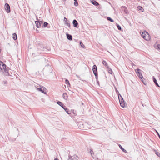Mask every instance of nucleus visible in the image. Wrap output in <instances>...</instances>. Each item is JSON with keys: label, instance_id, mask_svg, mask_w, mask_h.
<instances>
[{"label": "nucleus", "instance_id": "nucleus-1", "mask_svg": "<svg viewBox=\"0 0 160 160\" xmlns=\"http://www.w3.org/2000/svg\"><path fill=\"white\" fill-rule=\"evenodd\" d=\"M8 71V68H6L5 64L0 60V72L3 73L5 76H8L9 75Z\"/></svg>", "mask_w": 160, "mask_h": 160}, {"label": "nucleus", "instance_id": "nucleus-2", "mask_svg": "<svg viewBox=\"0 0 160 160\" xmlns=\"http://www.w3.org/2000/svg\"><path fill=\"white\" fill-rule=\"evenodd\" d=\"M141 35L145 40L147 41L150 40V36L148 32L146 31H144L142 33H141Z\"/></svg>", "mask_w": 160, "mask_h": 160}, {"label": "nucleus", "instance_id": "nucleus-3", "mask_svg": "<svg viewBox=\"0 0 160 160\" xmlns=\"http://www.w3.org/2000/svg\"><path fill=\"white\" fill-rule=\"evenodd\" d=\"M118 94L120 105L122 107L124 108L125 106V103L123 98L119 93Z\"/></svg>", "mask_w": 160, "mask_h": 160}, {"label": "nucleus", "instance_id": "nucleus-4", "mask_svg": "<svg viewBox=\"0 0 160 160\" xmlns=\"http://www.w3.org/2000/svg\"><path fill=\"white\" fill-rule=\"evenodd\" d=\"M57 103L61 106L67 112L68 114H70L71 113L70 112L69 110L66 107V106H64L63 104L60 101H58L57 102Z\"/></svg>", "mask_w": 160, "mask_h": 160}, {"label": "nucleus", "instance_id": "nucleus-5", "mask_svg": "<svg viewBox=\"0 0 160 160\" xmlns=\"http://www.w3.org/2000/svg\"><path fill=\"white\" fill-rule=\"evenodd\" d=\"M68 160H78L79 158L78 156L76 154L71 156L69 155H68Z\"/></svg>", "mask_w": 160, "mask_h": 160}, {"label": "nucleus", "instance_id": "nucleus-6", "mask_svg": "<svg viewBox=\"0 0 160 160\" xmlns=\"http://www.w3.org/2000/svg\"><path fill=\"white\" fill-rule=\"evenodd\" d=\"M92 70L93 73L96 77H98V74L97 66L96 65H94L93 66Z\"/></svg>", "mask_w": 160, "mask_h": 160}, {"label": "nucleus", "instance_id": "nucleus-7", "mask_svg": "<svg viewBox=\"0 0 160 160\" xmlns=\"http://www.w3.org/2000/svg\"><path fill=\"white\" fill-rule=\"evenodd\" d=\"M5 8L8 13L10 12V7L8 3H6L5 5Z\"/></svg>", "mask_w": 160, "mask_h": 160}, {"label": "nucleus", "instance_id": "nucleus-8", "mask_svg": "<svg viewBox=\"0 0 160 160\" xmlns=\"http://www.w3.org/2000/svg\"><path fill=\"white\" fill-rule=\"evenodd\" d=\"M45 89V88L41 86H40V88H37V90L44 94H46V92H44Z\"/></svg>", "mask_w": 160, "mask_h": 160}, {"label": "nucleus", "instance_id": "nucleus-9", "mask_svg": "<svg viewBox=\"0 0 160 160\" xmlns=\"http://www.w3.org/2000/svg\"><path fill=\"white\" fill-rule=\"evenodd\" d=\"M135 71L137 75L139 76V78H141L142 77V74L141 73V70L139 69H137Z\"/></svg>", "mask_w": 160, "mask_h": 160}, {"label": "nucleus", "instance_id": "nucleus-10", "mask_svg": "<svg viewBox=\"0 0 160 160\" xmlns=\"http://www.w3.org/2000/svg\"><path fill=\"white\" fill-rule=\"evenodd\" d=\"M122 10L124 11L125 13L128 14V11L127 8L124 6H122L121 7Z\"/></svg>", "mask_w": 160, "mask_h": 160}, {"label": "nucleus", "instance_id": "nucleus-11", "mask_svg": "<svg viewBox=\"0 0 160 160\" xmlns=\"http://www.w3.org/2000/svg\"><path fill=\"white\" fill-rule=\"evenodd\" d=\"M36 26L38 28H40L42 23V21H36L35 22Z\"/></svg>", "mask_w": 160, "mask_h": 160}, {"label": "nucleus", "instance_id": "nucleus-12", "mask_svg": "<svg viewBox=\"0 0 160 160\" xmlns=\"http://www.w3.org/2000/svg\"><path fill=\"white\" fill-rule=\"evenodd\" d=\"M72 23L73 25V26L74 27H76L78 24V22H77V20L75 19H74L73 20Z\"/></svg>", "mask_w": 160, "mask_h": 160}, {"label": "nucleus", "instance_id": "nucleus-13", "mask_svg": "<svg viewBox=\"0 0 160 160\" xmlns=\"http://www.w3.org/2000/svg\"><path fill=\"white\" fill-rule=\"evenodd\" d=\"M91 3L94 5L97 6L99 5V3L94 0H91Z\"/></svg>", "mask_w": 160, "mask_h": 160}, {"label": "nucleus", "instance_id": "nucleus-14", "mask_svg": "<svg viewBox=\"0 0 160 160\" xmlns=\"http://www.w3.org/2000/svg\"><path fill=\"white\" fill-rule=\"evenodd\" d=\"M67 38L70 40H71L72 39V37L71 35L69 34H67Z\"/></svg>", "mask_w": 160, "mask_h": 160}, {"label": "nucleus", "instance_id": "nucleus-15", "mask_svg": "<svg viewBox=\"0 0 160 160\" xmlns=\"http://www.w3.org/2000/svg\"><path fill=\"white\" fill-rule=\"evenodd\" d=\"M102 64L104 65L105 66L106 68H108V66L105 60H103L102 61Z\"/></svg>", "mask_w": 160, "mask_h": 160}, {"label": "nucleus", "instance_id": "nucleus-16", "mask_svg": "<svg viewBox=\"0 0 160 160\" xmlns=\"http://www.w3.org/2000/svg\"><path fill=\"white\" fill-rule=\"evenodd\" d=\"M153 81L156 85H157L158 87H160L157 82L156 79L154 77H153Z\"/></svg>", "mask_w": 160, "mask_h": 160}, {"label": "nucleus", "instance_id": "nucleus-17", "mask_svg": "<svg viewBox=\"0 0 160 160\" xmlns=\"http://www.w3.org/2000/svg\"><path fill=\"white\" fill-rule=\"evenodd\" d=\"M119 148H120V149L123 152H125V153H127V151L124 149L121 146V145H120L119 144Z\"/></svg>", "mask_w": 160, "mask_h": 160}, {"label": "nucleus", "instance_id": "nucleus-18", "mask_svg": "<svg viewBox=\"0 0 160 160\" xmlns=\"http://www.w3.org/2000/svg\"><path fill=\"white\" fill-rule=\"evenodd\" d=\"M12 36H13V37H12L13 39L14 40H16L17 39V36L16 34L15 33H13Z\"/></svg>", "mask_w": 160, "mask_h": 160}, {"label": "nucleus", "instance_id": "nucleus-19", "mask_svg": "<svg viewBox=\"0 0 160 160\" xmlns=\"http://www.w3.org/2000/svg\"><path fill=\"white\" fill-rule=\"evenodd\" d=\"M63 97L66 100L68 98V95L66 93H64L63 94Z\"/></svg>", "mask_w": 160, "mask_h": 160}, {"label": "nucleus", "instance_id": "nucleus-20", "mask_svg": "<svg viewBox=\"0 0 160 160\" xmlns=\"http://www.w3.org/2000/svg\"><path fill=\"white\" fill-rule=\"evenodd\" d=\"M107 68H108V72L111 74H112L113 72L112 69L111 68H109V67Z\"/></svg>", "mask_w": 160, "mask_h": 160}, {"label": "nucleus", "instance_id": "nucleus-21", "mask_svg": "<svg viewBox=\"0 0 160 160\" xmlns=\"http://www.w3.org/2000/svg\"><path fill=\"white\" fill-rule=\"evenodd\" d=\"M139 78L141 80L142 82H143V84L145 85H146V83L145 82H144V79L143 78V77L142 76V77L141 78Z\"/></svg>", "mask_w": 160, "mask_h": 160}, {"label": "nucleus", "instance_id": "nucleus-22", "mask_svg": "<svg viewBox=\"0 0 160 160\" xmlns=\"http://www.w3.org/2000/svg\"><path fill=\"white\" fill-rule=\"evenodd\" d=\"M107 20L108 21H110V22H114V21L112 20L111 18L108 17L107 18Z\"/></svg>", "mask_w": 160, "mask_h": 160}, {"label": "nucleus", "instance_id": "nucleus-23", "mask_svg": "<svg viewBox=\"0 0 160 160\" xmlns=\"http://www.w3.org/2000/svg\"><path fill=\"white\" fill-rule=\"evenodd\" d=\"M65 25L68 26V27L70 28V24L69 23L67 22L65 23Z\"/></svg>", "mask_w": 160, "mask_h": 160}, {"label": "nucleus", "instance_id": "nucleus-24", "mask_svg": "<svg viewBox=\"0 0 160 160\" xmlns=\"http://www.w3.org/2000/svg\"><path fill=\"white\" fill-rule=\"evenodd\" d=\"M80 44L82 48H85V46L83 45V43L82 42H80Z\"/></svg>", "mask_w": 160, "mask_h": 160}, {"label": "nucleus", "instance_id": "nucleus-25", "mask_svg": "<svg viewBox=\"0 0 160 160\" xmlns=\"http://www.w3.org/2000/svg\"><path fill=\"white\" fill-rule=\"evenodd\" d=\"M117 26L118 27V29L119 30H121L122 29L121 27L118 24H117Z\"/></svg>", "mask_w": 160, "mask_h": 160}, {"label": "nucleus", "instance_id": "nucleus-26", "mask_svg": "<svg viewBox=\"0 0 160 160\" xmlns=\"http://www.w3.org/2000/svg\"><path fill=\"white\" fill-rule=\"evenodd\" d=\"M65 83L67 84L70 85V83L69 82V81L68 79H66L65 80Z\"/></svg>", "mask_w": 160, "mask_h": 160}, {"label": "nucleus", "instance_id": "nucleus-27", "mask_svg": "<svg viewBox=\"0 0 160 160\" xmlns=\"http://www.w3.org/2000/svg\"><path fill=\"white\" fill-rule=\"evenodd\" d=\"M74 5L75 6H77L78 5V0L75 1L74 2Z\"/></svg>", "mask_w": 160, "mask_h": 160}, {"label": "nucleus", "instance_id": "nucleus-28", "mask_svg": "<svg viewBox=\"0 0 160 160\" xmlns=\"http://www.w3.org/2000/svg\"><path fill=\"white\" fill-rule=\"evenodd\" d=\"M137 8L139 10H142V8L141 6H139L137 7Z\"/></svg>", "mask_w": 160, "mask_h": 160}, {"label": "nucleus", "instance_id": "nucleus-29", "mask_svg": "<svg viewBox=\"0 0 160 160\" xmlns=\"http://www.w3.org/2000/svg\"><path fill=\"white\" fill-rule=\"evenodd\" d=\"M48 23L47 22H45L44 23H43V26L44 27H47V25H48Z\"/></svg>", "mask_w": 160, "mask_h": 160}, {"label": "nucleus", "instance_id": "nucleus-30", "mask_svg": "<svg viewBox=\"0 0 160 160\" xmlns=\"http://www.w3.org/2000/svg\"><path fill=\"white\" fill-rule=\"evenodd\" d=\"M156 47L157 48H156L160 50V44L157 45Z\"/></svg>", "mask_w": 160, "mask_h": 160}, {"label": "nucleus", "instance_id": "nucleus-31", "mask_svg": "<svg viewBox=\"0 0 160 160\" xmlns=\"http://www.w3.org/2000/svg\"><path fill=\"white\" fill-rule=\"evenodd\" d=\"M63 20H64V21L65 22V23L67 22V19L65 17L64 18Z\"/></svg>", "mask_w": 160, "mask_h": 160}, {"label": "nucleus", "instance_id": "nucleus-32", "mask_svg": "<svg viewBox=\"0 0 160 160\" xmlns=\"http://www.w3.org/2000/svg\"><path fill=\"white\" fill-rule=\"evenodd\" d=\"M116 92L117 94L119 93V92L116 88H115Z\"/></svg>", "mask_w": 160, "mask_h": 160}, {"label": "nucleus", "instance_id": "nucleus-33", "mask_svg": "<svg viewBox=\"0 0 160 160\" xmlns=\"http://www.w3.org/2000/svg\"><path fill=\"white\" fill-rule=\"evenodd\" d=\"M90 152L91 154L92 155V154H93V151H92V150H91V151H90Z\"/></svg>", "mask_w": 160, "mask_h": 160}, {"label": "nucleus", "instance_id": "nucleus-34", "mask_svg": "<svg viewBox=\"0 0 160 160\" xmlns=\"http://www.w3.org/2000/svg\"><path fill=\"white\" fill-rule=\"evenodd\" d=\"M157 133L158 134V137L160 139V135H159L158 132L157 131Z\"/></svg>", "mask_w": 160, "mask_h": 160}, {"label": "nucleus", "instance_id": "nucleus-35", "mask_svg": "<svg viewBox=\"0 0 160 160\" xmlns=\"http://www.w3.org/2000/svg\"><path fill=\"white\" fill-rule=\"evenodd\" d=\"M156 154L158 156H159L158 154H160L158 152H156Z\"/></svg>", "mask_w": 160, "mask_h": 160}, {"label": "nucleus", "instance_id": "nucleus-36", "mask_svg": "<svg viewBox=\"0 0 160 160\" xmlns=\"http://www.w3.org/2000/svg\"><path fill=\"white\" fill-rule=\"evenodd\" d=\"M4 84H6L7 83V81H5L4 82Z\"/></svg>", "mask_w": 160, "mask_h": 160}, {"label": "nucleus", "instance_id": "nucleus-37", "mask_svg": "<svg viewBox=\"0 0 160 160\" xmlns=\"http://www.w3.org/2000/svg\"><path fill=\"white\" fill-rule=\"evenodd\" d=\"M54 160H58V159L56 158Z\"/></svg>", "mask_w": 160, "mask_h": 160}, {"label": "nucleus", "instance_id": "nucleus-38", "mask_svg": "<svg viewBox=\"0 0 160 160\" xmlns=\"http://www.w3.org/2000/svg\"><path fill=\"white\" fill-rule=\"evenodd\" d=\"M143 10H144L143 9V10H142V12H143Z\"/></svg>", "mask_w": 160, "mask_h": 160}, {"label": "nucleus", "instance_id": "nucleus-39", "mask_svg": "<svg viewBox=\"0 0 160 160\" xmlns=\"http://www.w3.org/2000/svg\"><path fill=\"white\" fill-rule=\"evenodd\" d=\"M98 82V84H99V82Z\"/></svg>", "mask_w": 160, "mask_h": 160}, {"label": "nucleus", "instance_id": "nucleus-40", "mask_svg": "<svg viewBox=\"0 0 160 160\" xmlns=\"http://www.w3.org/2000/svg\"><path fill=\"white\" fill-rule=\"evenodd\" d=\"M138 1H140V0H137Z\"/></svg>", "mask_w": 160, "mask_h": 160}]
</instances>
